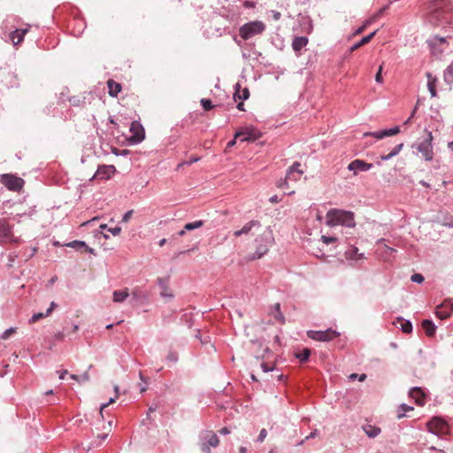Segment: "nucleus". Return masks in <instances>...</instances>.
<instances>
[{
  "label": "nucleus",
  "mask_w": 453,
  "mask_h": 453,
  "mask_svg": "<svg viewBox=\"0 0 453 453\" xmlns=\"http://www.w3.org/2000/svg\"><path fill=\"white\" fill-rule=\"evenodd\" d=\"M266 436H267V431H266V429L263 428V429H261L257 441L258 442H263L264 440L266 438Z\"/></svg>",
  "instance_id": "nucleus-47"
},
{
  "label": "nucleus",
  "mask_w": 453,
  "mask_h": 453,
  "mask_svg": "<svg viewBox=\"0 0 453 453\" xmlns=\"http://www.w3.org/2000/svg\"><path fill=\"white\" fill-rule=\"evenodd\" d=\"M239 89H240V85L237 83L235 85V92H234V99L236 100L238 98L241 101H244V100L248 99L250 96L249 89L247 88H245L242 90V94L239 93Z\"/></svg>",
  "instance_id": "nucleus-29"
},
{
  "label": "nucleus",
  "mask_w": 453,
  "mask_h": 453,
  "mask_svg": "<svg viewBox=\"0 0 453 453\" xmlns=\"http://www.w3.org/2000/svg\"><path fill=\"white\" fill-rule=\"evenodd\" d=\"M200 158L199 157H190V159L187 160V161H184V162H181L178 165H177V169H180L183 165H192L193 163H196L199 160Z\"/></svg>",
  "instance_id": "nucleus-41"
},
{
  "label": "nucleus",
  "mask_w": 453,
  "mask_h": 453,
  "mask_svg": "<svg viewBox=\"0 0 453 453\" xmlns=\"http://www.w3.org/2000/svg\"><path fill=\"white\" fill-rule=\"evenodd\" d=\"M411 280L415 283H422L424 281V277L420 273H414L411 275Z\"/></svg>",
  "instance_id": "nucleus-43"
},
{
  "label": "nucleus",
  "mask_w": 453,
  "mask_h": 453,
  "mask_svg": "<svg viewBox=\"0 0 453 453\" xmlns=\"http://www.w3.org/2000/svg\"><path fill=\"white\" fill-rule=\"evenodd\" d=\"M308 43V39L305 36L296 37L292 42V48L295 51L301 50Z\"/></svg>",
  "instance_id": "nucleus-23"
},
{
  "label": "nucleus",
  "mask_w": 453,
  "mask_h": 453,
  "mask_svg": "<svg viewBox=\"0 0 453 453\" xmlns=\"http://www.w3.org/2000/svg\"><path fill=\"white\" fill-rule=\"evenodd\" d=\"M307 335L314 341L330 342L338 337L340 333L332 328H328L325 331L309 330Z\"/></svg>",
  "instance_id": "nucleus-7"
},
{
  "label": "nucleus",
  "mask_w": 453,
  "mask_h": 453,
  "mask_svg": "<svg viewBox=\"0 0 453 453\" xmlns=\"http://www.w3.org/2000/svg\"><path fill=\"white\" fill-rule=\"evenodd\" d=\"M433 134L432 132L426 131V136L422 141H418L412 144V149H415L418 155L426 161H432L434 158L433 150Z\"/></svg>",
  "instance_id": "nucleus-3"
},
{
  "label": "nucleus",
  "mask_w": 453,
  "mask_h": 453,
  "mask_svg": "<svg viewBox=\"0 0 453 453\" xmlns=\"http://www.w3.org/2000/svg\"><path fill=\"white\" fill-rule=\"evenodd\" d=\"M261 369L263 370L264 372H268L273 371L274 366H270V365H268L265 363H262L261 364Z\"/></svg>",
  "instance_id": "nucleus-51"
},
{
  "label": "nucleus",
  "mask_w": 453,
  "mask_h": 453,
  "mask_svg": "<svg viewBox=\"0 0 453 453\" xmlns=\"http://www.w3.org/2000/svg\"><path fill=\"white\" fill-rule=\"evenodd\" d=\"M272 243V235L270 232H265L256 239V251L252 257L253 259H258L267 253L269 246Z\"/></svg>",
  "instance_id": "nucleus-5"
},
{
  "label": "nucleus",
  "mask_w": 453,
  "mask_h": 453,
  "mask_svg": "<svg viewBox=\"0 0 453 453\" xmlns=\"http://www.w3.org/2000/svg\"><path fill=\"white\" fill-rule=\"evenodd\" d=\"M202 451L204 453H211V449H208L207 447H202Z\"/></svg>",
  "instance_id": "nucleus-64"
},
{
  "label": "nucleus",
  "mask_w": 453,
  "mask_h": 453,
  "mask_svg": "<svg viewBox=\"0 0 453 453\" xmlns=\"http://www.w3.org/2000/svg\"><path fill=\"white\" fill-rule=\"evenodd\" d=\"M344 257L351 264V265H357V264L365 258L364 253H359L358 249L355 246H349L345 250Z\"/></svg>",
  "instance_id": "nucleus-11"
},
{
  "label": "nucleus",
  "mask_w": 453,
  "mask_h": 453,
  "mask_svg": "<svg viewBox=\"0 0 453 453\" xmlns=\"http://www.w3.org/2000/svg\"><path fill=\"white\" fill-rule=\"evenodd\" d=\"M303 171L301 169V164L299 162H295L291 166L288 167L287 171V179L289 180L296 181L300 179Z\"/></svg>",
  "instance_id": "nucleus-16"
},
{
  "label": "nucleus",
  "mask_w": 453,
  "mask_h": 453,
  "mask_svg": "<svg viewBox=\"0 0 453 453\" xmlns=\"http://www.w3.org/2000/svg\"><path fill=\"white\" fill-rule=\"evenodd\" d=\"M413 407L407 405L406 403H402L397 411V418H402L405 416L406 412L409 411H412Z\"/></svg>",
  "instance_id": "nucleus-33"
},
{
  "label": "nucleus",
  "mask_w": 453,
  "mask_h": 453,
  "mask_svg": "<svg viewBox=\"0 0 453 453\" xmlns=\"http://www.w3.org/2000/svg\"><path fill=\"white\" fill-rule=\"evenodd\" d=\"M157 408H158V404H157V403H153L149 407V409H148L147 417L149 418V417H150V414L151 412L156 411L157 410Z\"/></svg>",
  "instance_id": "nucleus-54"
},
{
  "label": "nucleus",
  "mask_w": 453,
  "mask_h": 453,
  "mask_svg": "<svg viewBox=\"0 0 453 453\" xmlns=\"http://www.w3.org/2000/svg\"><path fill=\"white\" fill-rule=\"evenodd\" d=\"M17 328L16 327H10L3 332V334L0 335L1 340H7L12 334L16 333Z\"/></svg>",
  "instance_id": "nucleus-38"
},
{
  "label": "nucleus",
  "mask_w": 453,
  "mask_h": 453,
  "mask_svg": "<svg viewBox=\"0 0 453 453\" xmlns=\"http://www.w3.org/2000/svg\"><path fill=\"white\" fill-rule=\"evenodd\" d=\"M326 224L329 226H343L354 227V213L348 211L331 209L326 214Z\"/></svg>",
  "instance_id": "nucleus-1"
},
{
  "label": "nucleus",
  "mask_w": 453,
  "mask_h": 453,
  "mask_svg": "<svg viewBox=\"0 0 453 453\" xmlns=\"http://www.w3.org/2000/svg\"><path fill=\"white\" fill-rule=\"evenodd\" d=\"M265 29V25L259 20L244 24L240 27L239 33L242 39L248 40L255 35H260Z\"/></svg>",
  "instance_id": "nucleus-4"
},
{
  "label": "nucleus",
  "mask_w": 453,
  "mask_h": 453,
  "mask_svg": "<svg viewBox=\"0 0 453 453\" xmlns=\"http://www.w3.org/2000/svg\"><path fill=\"white\" fill-rule=\"evenodd\" d=\"M364 430L370 438H374L380 434V428L374 426H366L364 427Z\"/></svg>",
  "instance_id": "nucleus-31"
},
{
  "label": "nucleus",
  "mask_w": 453,
  "mask_h": 453,
  "mask_svg": "<svg viewBox=\"0 0 453 453\" xmlns=\"http://www.w3.org/2000/svg\"><path fill=\"white\" fill-rule=\"evenodd\" d=\"M310 355H311L310 349H304L302 352L296 354V357L301 362H305V361H307L309 359Z\"/></svg>",
  "instance_id": "nucleus-36"
},
{
  "label": "nucleus",
  "mask_w": 453,
  "mask_h": 453,
  "mask_svg": "<svg viewBox=\"0 0 453 453\" xmlns=\"http://www.w3.org/2000/svg\"><path fill=\"white\" fill-rule=\"evenodd\" d=\"M392 157H392V155H391L390 153H388V154H387V155H382V156L380 157V159H381L382 161H388V160L391 159Z\"/></svg>",
  "instance_id": "nucleus-58"
},
{
  "label": "nucleus",
  "mask_w": 453,
  "mask_h": 453,
  "mask_svg": "<svg viewBox=\"0 0 453 453\" xmlns=\"http://www.w3.org/2000/svg\"><path fill=\"white\" fill-rule=\"evenodd\" d=\"M44 317H46L45 313H42V312L35 313L31 317V319H29V322L30 323H35V322L38 321L39 319H42Z\"/></svg>",
  "instance_id": "nucleus-45"
},
{
  "label": "nucleus",
  "mask_w": 453,
  "mask_h": 453,
  "mask_svg": "<svg viewBox=\"0 0 453 453\" xmlns=\"http://www.w3.org/2000/svg\"><path fill=\"white\" fill-rule=\"evenodd\" d=\"M428 431L434 434H443L448 433L449 426L447 423L440 418H433L427 423Z\"/></svg>",
  "instance_id": "nucleus-9"
},
{
  "label": "nucleus",
  "mask_w": 453,
  "mask_h": 453,
  "mask_svg": "<svg viewBox=\"0 0 453 453\" xmlns=\"http://www.w3.org/2000/svg\"><path fill=\"white\" fill-rule=\"evenodd\" d=\"M109 94L111 96H117L121 90L120 84L115 82L112 80L108 81Z\"/></svg>",
  "instance_id": "nucleus-27"
},
{
  "label": "nucleus",
  "mask_w": 453,
  "mask_h": 453,
  "mask_svg": "<svg viewBox=\"0 0 453 453\" xmlns=\"http://www.w3.org/2000/svg\"><path fill=\"white\" fill-rule=\"evenodd\" d=\"M129 131L131 136L128 141L132 144H138L142 142L145 138V131L143 127L138 121H133L131 123Z\"/></svg>",
  "instance_id": "nucleus-8"
},
{
  "label": "nucleus",
  "mask_w": 453,
  "mask_h": 453,
  "mask_svg": "<svg viewBox=\"0 0 453 453\" xmlns=\"http://www.w3.org/2000/svg\"><path fill=\"white\" fill-rule=\"evenodd\" d=\"M255 227H260V223L257 220H251L246 223L240 230L234 231V235L239 237L242 234H248Z\"/></svg>",
  "instance_id": "nucleus-18"
},
{
  "label": "nucleus",
  "mask_w": 453,
  "mask_h": 453,
  "mask_svg": "<svg viewBox=\"0 0 453 453\" xmlns=\"http://www.w3.org/2000/svg\"><path fill=\"white\" fill-rule=\"evenodd\" d=\"M384 131H385L386 136H393V135L399 134L400 127L398 126H395L391 128L384 129Z\"/></svg>",
  "instance_id": "nucleus-39"
},
{
  "label": "nucleus",
  "mask_w": 453,
  "mask_h": 453,
  "mask_svg": "<svg viewBox=\"0 0 453 453\" xmlns=\"http://www.w3.org/2000/svg\"><path fill=\"white\" fill-rule=\"evenodd\" d=\"M1 181L9 190L15 192L19 191L25 184L22 178L12 173L2 174Z\"/></svg>",
  "instance_id": "nucleus-6"
},
{
  "label": "nucleus",
  "mask_w": 453,
  "mask_h": 453,
  "mask_svg": "<svg viewBox=\"0 0 453 453\" xmlns=\"http://www.w3.org/2000/svg\"><path fill=\"white\" fill-rule=\"evenodd\" d=\"M28 29H16L10 34V39L14 45L19 44L27 33Z\"/></svg>",
  "instance_id": "nucleus-20"
},
{
  "label": "nucleus",
  "mask_w": 453,
  "mask_h": 453,
  "mask_svg": "<svg viewBox=\"0 0 453 453\" xmlns=\"http://www.w3.org/2000/svg\"><path fill=\"white\" fill-rule=\"evenodd\" d=\"M133 215V210H130V211H127L122 217V221L123 222H127L129 221V219H131Z\"/></svg>",
  "instance_id": "nucleus-52"
},
{
  "label": "nucleus",
  "mask_w": 453,
  "mask_h": 453,
  "mask_svg": "<svg viewBox=\"0 0 453 453\" xmlns=\"http://www.w3.org/2000/svg\"><path fill=\"white\" fill-rule=\"evenodd\" d=\"M239 453H247V448L246 447H240Z\"/></svg>",
  "instance_id": "nucleus-63"
},
{
  "label": "nucleus",
  "mask_w": 453,
  "mask_h": 453,
  "mask_svg": "<svg viewBox=\"0 0 453 453\" xmlns=\"http://www.w3.org/2000/svg\"><path fill=\"white\" fill-rule=\"evenodd\" d=\"M116 398H117L116 396L111 397V398H110V400H109L107 403H103V404L100 406V411H99V412H100V415H101L102 417H103V411H104V408H106V407H107L108 405H110L111 403H114V402H115V400H116Z\"/></svg>",
  "instance_id": "nucleus-46"
},
{
  "label": "nucleus",
  "mask_w": 453,
  "mask_h": 453,
  "mask_svg": "<svg viewBox=\"0 0 453 453\" xmlns=\"http://www.w3.org/2000/svg\"><path fill=\"white\" fill-rule=\"evenodd\" d=\"M201 105L203 106V108L205 111H210V110H211L214 107V105L212 104L211 101L210 99H206V98H203L201 100Z\"/></svg>",
  "instance_id": "nucleus-40"
},
{
  "label": "nucleus",
  "mask_w": 453,
  "mask_h": 453,
  "mask_svg": "<svg viewBox=\"0 0 453 453\" xmlns=\"http://www.w3.org/2000/svg\"><path fill=\"white\" fill-rule=\"evenodd\" d=\"M377 33V30L372 32L371 34H369L368 35L363 37L359 42H356L355 44H353L350 48V50L351 51H354L356 50H357L359 47L363 46L364 44L365 43H368L372 39V37L376 35Z\"/></svg>",
  "instance_id": "nucleus-25"
},
{
  "label": "nucleus",
  "mask_w": 453,
  "mask_h": 453,
  "mask_svg": "<svg viewBox=\"0 0 453 453\" xmlns=\"http://www.w3.org/2000/svg\"><path fill=\"white\" fill-rule=\"evenodd\" d=\"M17 241L16 238L12 237V227L6 219H0V243Z\"/></svg>",
  "instance_id": "nucleus-12"
},
{
  "label": "nucleus",
  "mask_w": 453,
  "mask_h": 453,
  "mask_svg": "<svg viewBox=\"0 0 453 453\" xmlns=\"http://www.w3.org/2000/svg\"><path fill=\"white\" fill-rule=\"evenodd\" d=\"M259 137V132L255 129H246L245 131L235 134V138H240L241 142L255 141Z\"/></svg>",
  "instance_id": "nucleus-17"
},
{
  "label": "nucleus",
  "mask_w": 453,
  "mask_h": 453,
  "mask_svg": "<svg viewBox=\"0 0 453 453\" xmlns=\"http://www.w3.org/2000/svg\"><path fill=\"white\" fill-rule=\"evenodd\" d=\"M396 326L401 328L403 333L410 334L412 331V324L410 320L403 319V318H398L397 322L395 323Z\"/></svg>",
  "instance_id": "nucleus-22"
},
{
  "label": "nucleus",
  "mask_w": 453,
  "mask_h": 453,
  "mask_svg": "<svg viewBox=\"0 0 453 453\" xmlns=\"http://www.w3.org/2000/svg\"><path fill=\"white\" fill-rule=\"evenodd\" d=\"M139 378L144 383V385L141 386V392H144V391H146L147 380L145 379V377L142 375V373L141 372H139Z\"/></svg>",
  "instance_id": "nucleus-50"
},
{
  "label": "nucleus",
  "mask_w": 453,
  "mask_h": 453,
  "mask_svg": "<svg viewBox=\"0 0 453 453\" xmlns=\"http://www.w3.org/2000/svg\"><path fill=\"white\" fill-rule=\"evenodd\" d=\"M363 135H364V137L372 136V137L376 138L377 140H381V139L387 137L384 129L375 131V132H366Z\"/></svg>",
  "instance_id": "nucleus-34"
},
{
  "label": "nucleus",
  "mask_w": 453,
  "mask_h": 453,
  "mask_svg": "<svg viewBox=\"0 0 453 453\" xmlns=\"http://www.w3.org/2000/svg\"><path fill=\"white\" fill-rule=\"evenodd\" d=\"M67 374V371L66 370H64L62 372H59V379L60 380H64L65 376Z\"/></svg>",
  "instance_id": "nucleus-61"
},
{
  "label": "nucleus",
  "mask_w": 453,
  "mask_h": 453,
  "mask_svg": "<svg viewBox=\"0 0 453 453\" xmlns=\"http://www.w3.org/2000/svg\"><path fill=\"white\" fill-rule=\"evenodd\" d=\"M273 18L278 20L280 18V13L278 12H273Z\"/></svg>",
  "instance_id": "nucleus-62"
},
{
  "label": "nucleus",
  "mask_w": 453,
  "mask_h": 453,
  "mask_svg": "<svg viewBox=\"0 0 453 453\" xmlns=\"http://www.w3.org/2000/svg\"><path fill=\"white\" fill-rule=\"evenodd\" d=\"M129 296L128 289L115 290L113 292V301L115 303H122Z\"/></svg>",
  "instance_id": "nucleus-24"
},
{
  "label": "nucleus",
  "mask_w": 453,
  "mask_h": 453,
  "mask_svg": "<svg viewBox=\"0 0 453 453\" xmlns=\"http://www.w3.org/2000/svg\"><path fill=\"white\" fill-rule=\"evenodd\" d=\"M131 296L134 299V300H138L140 298H147V296L145 295H142L138 289H134L131 293Z\"/></svg>",
  "instance_id": "nucleus-44"
},
{
  "label": "nucleus",
  "mask_w": 453,
  "mask_h": 453,
  "mask_svg": "<svg viewBox=\"0 0 453 453\" xmlns=\"http://www.w3.org/2000/svg\"><path fill=\"white\" fill-rule=\"evenodd\" d=\"M381 73H382V65H380V66L379 67V70H378V72H377V73H376V75H375V81H376V82H378V83H382V82H383V79H382V74H381Z\"/></svg>",
  "instance_id": "nucleus-49"
},
{
  "label": "nucleus",
  "mask_w": 453,
  "mask_h": 453,
  "mask_svg": "<svg viewBox=\"0 0 453 453\" xmlns=\"http://www.w3.org/2000/svg\"><path fill=\"white\" fill-rule=\"evenodd\" d=\"M403 147V143H400L398 145H396L390 152V154L392 155V157H395L396 156L397 154H399V152L402 150Z\"/></svg>",
  "instance_id": "nucleus-48"
},
{
  "label": "nucleus",
  "mask_w": 453,
  "mask_h": 453,
  "mask_svg": "<svg viewBox=\"0 0 453 453\" xmlns=\"http://www.w3.org/2000/svg\"><path fill=\"white\" fill-rule=\"evenodd\" d=\"M203 224L204 222L203 220H196L194 222L187 223L184 226L185 230L191 231L203 226Z\"/></svg>",
  "instance_id": "nucleus-35"
},
{
  "label": "nucleus",
  "mask_w": 453,
  "mask_h": 453,
  "mask_svg": "<svg viewBox=\"0 0 453 453\" xmlns=\"http://www.w3.org/2000/svg\"><path fill=\"white\" fill-rule=\"evenodd\" d=\"M114 165H103L98 166L96 173L93 175V179L109 180L112 173L115 172Z\"/></svg>",
  "instance_id": "nucleus-14"
},
{
  "label": "nucleus",
  "mask_w": 453,
  "mask_h": 453,
  "mask_svg": "<svg viewBox=\"0 0 453 453\" xmlns=\"http://www.w3.org/2000/svg\"><path fill=\"white\" fill-rule=\"evenodd\" d=\"M274 318L278 321H280L281 323H284V321H285L284 316H283V314L281 313L280 311H279L278 312H275Z\"/></svg>",
  "instance_id": "nucleus-57"
},
{
  "label": "nucleus",
  "mask_w": 453,
  "mask_h": 453,
  "mask_svg": "<svg viewBox=\"0 0 453 453\" xmlns=\"http://www.w3.org/2000/svg\"><path fill=\"white\" fill-rule=\"evenodd\" d=\"M100 227L102 229H107L108 232H110L112 235L117 236L121 232L120 226H115V227H107L106 225H101Z\"/></svg>",
  "instance_id": "nucleus-37"
},
{
  "label": "nucleus",
  "mask_w": 453,
  "mask_h": 453,
  "mask_svg": "<svg viewBox=\"0 0 453 453\" xmlns=\"http://www.w3.org/2000/svg\"><path fill=\"white\" fill-rule=\"evenodd\" d=\"M426 77H427V88L431 94V96L435 97L437 96V93H436L437 78L434 77L430 73H426Z\"/></svg>",
  "instance_id": "nucleus-21"
},
{
  "label": "nucleus",
  "mask_w": 453,
  "mask_h": 453,
  "mask_svg": "<svg viewBox=\"0 0 453 453\" xmlns=\"http://www.w3.org/2000/svg\"><path fill=\"white\" fill-rule=\"evenodd\" d=\"M321 241L328 245L330 243H333V242H335L337 241V238L334 237V236H326V235H322L321 236Z\"/></svg>",
  "instance_id": "nucleus-42"
},
{
  "label": "nucleus",
  "mask_w": 453,
  "mask_h": 453,
  "mask_svg": "<svg viewBox=\"0 0 453 453\" xmlns=\"http://www.w3.org/2000/svg\"><path fill=\"white\" fill-rule=\"evenodd\" d=\"M166 358L169 361L176 362L178 360V356H177L176 353L171 352V353L168 354Z\"/></svg>",
  "instance_id": "nucleus-56"
},
{
  "label": "nucleus",
  "mask_w": 453,
  "mask_h": 453,
  "mask_svg": "<svg viewBox=\"0 0 453 453\" xmlns=\"http://www.w3.org/2000/svg\"><path fill=\"white\" fill-rule=\"evenodd\" d=\"M157 283L161 288V292H160V295L163 296V297H169V298H173V294L169 291L168 289V287H167V284L165 282V280L162 278H158L157 279Z\"/></svg>",
  "instance_id": "nucleus-26"
},
{
  "label": "nucleus",
  "mask_w": 453,
  "mask_h": 453,
  "mask_svg": "<svg viewBox=\"0 0 453 453\" xmlns=\"http://www.w3.org/2000/svg\"><path fill=\"white\" fill-rule=\"evenodd\" d=\"M372 164H369L361 159H355L348 165V170L352 172L354 175H357L360 172H367L372 169Z\"/></svg>",
  "instance_id": "nucleus-13"
},
{
  "label": "nucleus",
  "mask_w": 453,
  "mask_h": 453,
  "mask_svg": "<svg viewBox=\"0 0 453 453\" xmlns=\"http://www.w3.org/2000/svg\"><path fill=\"white\" fill-rule=\"evenodd\" d=\"M288 180H289V179H287V176H286L285 179L279 180L278 187L280 188H287Z\"/></svg>",
  "instance_id": "nucleus-53"
},
{
  "label": "nucleus",
  "mask_w": 453,
  "mask_h": 453,
  "mask_svg": "<svg viewBox=\"0 0 453 453\" xmlns=\"http://www.w3.org/2000/svg\"><path fill=\"white\" fill-rule=\"evenodd\" d=\"M429 21L434 25L449 21V13L444 8L442 0H436L429 6Z\"/></svg>",
  "instance_id": "nucleus-2"
},
{
  "label": "nucleus",
  "mask_w": 453,
  "mask_h": 453,
  "mask_svg": "<svg viewBox=\"0 0 453 453\" xmlns=\"http://www.w3.org/2000/svg\"><path fill=\"white\" fill-rule=\"evenodd\" d=\"M443 76L446 83L453 84V62L446 68Z\"/></svg>",
  "instance_id": "nucleus-32"
},
{
  "label": "nucleus",
  "mask_w": 453,
  "mask_h": 453,
  "mask_svg": "<svg viewBox=\"0 0 453 453\" xmlns=\"http://www.w3.org/2000/svg\"><path fill=\"white\" fill-rule=\"evenodd\" d=\"M201 439L203 441L201 443V448L202 447H207L208 449H210L211 447L215 448L219 444V439L218 435L212 432L203 433Z\"/></svg>",
  "instance_id": "nucleus-15"
},
{
  "label": "nucleus",
  "mask_w": 453,
  "mask_h": 453,
  "mask_svg": "<svg viewBox=\"0 0 453 453\" xmlns=\"http://www.w3.org/2000/svg\"><path fill=\"white\" fill-rule=\"evenodd\" d=\"M67 246L72 247L76 250H80L81 248H85L89 253H93L94 250L87 246L85 242L83 241H73L67 244Z\"/></svg>",
  "instance_id": "nucleus-30"
},
{
  "label": "nucleus",
  "mask_w": 453,
  "mask_h": 453,
  "mask_svg": "<svg viewBox=\"0 0 453 453\" xmlns=\"http://www.w3.org/2000/svg\"><path fill=\"white\" fill-rule=\"evenodd\" d=\"M57 307V303L55 302H51L50 307L47 309L45 312V316H50L52 311Z\"/></svg>",
  "instance_id": "nucleus-55"
},
{
  "label": "nucleus",
  "mask_w": 453,
  "mask_h": 453,
  "mask_svg": "<svg viewBox=\"0 0 453 453\" xmlns=\"http://www.w3.org/2000/svg\"><path fill=\"white\" fill-rule=\"evenodd\" d=\"M409 395L413 398L418 405L423 406L425 404V394L420 388H412Z\"/></svg>",
  "instance_id": "nucleus-19"
},
{
  "label": "nucleus",
  "mask_w": 453,
  "mask_h": 453,
  "mask_svg": "<svg viewBox=\"0 0 453 453\" xmlns=\"http://www.w3.org/2000/svg\"><path fill=\"white\" fill-rule=\"evenodd\" d=\"M422 326H423V328L426 331V334L427 335L432 336V335L434 334L435 330H436V326H434L433 321H431L429 319H425L422 322Z\"/></svg>",
  "instance_id": "nucleus-28"
},
{
  "label": "nucleus",
  "mask_w": 453,
  "mask_h": 453,
  "mask_svg": "<svg viewBox=\"0 0 453 453\" xmlns=\"http://www.w3.org/2000/svg\"><path fill=\"white\" fill-rule=\"evenodd\" d=\"M435 314L441 319H446L453 314V300H445L436 307Z\"/></svg>",
  "instance_id": "nucleus-10"
},
{
  "label": "nucleus",
  "mask_w": 453,
  "mask_h": 453,
  "mask_svg": "<svg viewBox=\"0 0 453 453\" xmlns=\"http://www.w3.org/2000/svg\"><path fill=\"white\" fill-rule=\"evenodd\" d=\"M269 201L272 203H276L280 201L278 196H273L270 197Z\"/></svg>",
  "instance_id": "nucleus-60"
},
{
  "label": "nucleus",
  "mask_w": 453,
  "mask_h": 453,
  "mask_svg": "<svg viewBox=\"0 0 453 453\" xmlns=\"http://www.w3.org/2000/svg\"><path fill=\"white\" fill-rule=\"evenodd\" d=\"M219 434L226 435V434H230V430L227 427H223L219 430Z\"/></svg>",
  "instance_id": "nucleus-59"
}]
</instances>
